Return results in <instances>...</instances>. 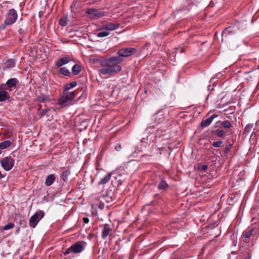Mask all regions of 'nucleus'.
<instances>
[{"instance_id":"nucleus-25","label":"nucleus","mask_w":259,"mask_h":259,"mask_svg":"<svg viewBox=\"0 0 259 259\" xmlns=\"http://www.w3.org/2000/svg\"><path fill=\"white\" fill-rule=\"evenodd\" d=\"M59 24L62 26H66L68 24V19L66 17H62L59 19Z\"/></svg>"},{"instance_id":"nucleus-2","label":"nucleus","mask_w":259,"mask_h":259,"mask_svg":"<svg viewBox=\"0 0 259 259\" xmlns=\"http://www.w3.org/2000/svg\"><path fill=\"white\" fill-rule=\"evenodd\" d=\"M17 17L18 15L15 9H11L9 10L6 15L4 23L1 25V27L4 29L7 26L12 25L16 21Z\"/></svg>"},{"instance_id":"nucleus-6","label":"nucleus","mask_w":259,"mask_h":259,"mask_svg":"<svg viewBox=\"0 0 259 259\" xmlns=\"http://www.w3.org/2000/svg\"><path fill=\"white\" fill-rule=\"evenodd\" d=\"M2 167L6 171L10 170L14 166L15 160L10 156L3 158L0 160Z\"/></svg>"},{"instance_id":"nucleus-3","label":"nucleus","mask_w":259,"mask_h":259,"mask_svg":"<svg viewBox=\"0 0 259 259\" xmlns=\"http://www.w3.org/2000/svg\"><path fill=\"white\" fill-rule=\"evenodd\" d=\"M75 97L74 92H65L59 99L58 104L62 107H66L71 104Z\"/></svg>"},{"instance_id":"nucleus-13","label":"nucleus","mask_w":259,"mask_h":259,"mask_svg":"<svg viewBox=\"0 0 259 259\" xmlns=\"http://www.w3.org/2000/svg\"><path fill=\"white\" fill-rule=\"evenodd\" d=\"M254 233H257V231L255 230V228H253L247 231L244 232L243 233V236L245 238V242H248L251 236H253Z\"/></svg>"},{"instance_id":"nucleus-15","label":"nucleus","mask_w":259,"mask_h":259,"mask_svg":"<svg viewBox=\"0 0 259 259\" xmlns=\"http://www.w3.org/2000/svg\"><path fill=\"white\" fill-rule=\"evenodd\" d=\"M70 61L69 58L68 57H64L58 60L55 63L57 67H60L62 66L67 64Z\"/></svg>"},{"instance_id":"nucleus-33","label":"nucleus","mask_w":259,"mask_h":259,"mask_svg":"<svg viewBox=\"0 0 259 259\" xmlns=\"http://www.w3.org/2000/svg\"><path fill=\"white\" fill-rule=\"evenodd\" d=\"M109 34V33L107 31H103L99 32L97 34V36L98 37H103L108 36Z\"/></svg>"},{"instance_id":"nucleus-8","label":"nucleus","mask_w":259,"mask_h":259,"mask_svg":"<svg viewBox=\"0 0 259 259\" xmlns=\"http://www.w3.org/2000/svg\"><path fill=\"white\" fill-rule=\"evenodd\" d=\"M86 13L94 19L100 18L105 15L104 12L95 9H89Z\"/></svg>"},{"instance_id":"nucleus-16","label":"nucleus","mask_w":259,"mask_h":259,"mask_svg":"<svg viewBox=\"0 0 259 259\" xmlns=\"http://www.w3.org/2000/svg\"><path fill=\"white\" fill-rule=\"evenodd\" d=\"M15 65L14 60L11 59L7 60L3 65L4 69H7L10 68L14 67Z\"/></svg>"},{"instance_id":"nucleus-22","label":"nucleus","mask_w":259,"mask_h":259,"mask_svg":"<svg viewBox=\"0 0 259 259\" xmlns=\"http://www.w3.org/2000/svg\"><path fill=\"white\" fill-rule=\"evenodd\" d=\"M11 142L10 141H5L3 142L0 143V150L5 149L10 146Z\"/></svg>"},{"instance_id":"nucleus-14","label":"nucleus","mask_w":259,"mask_h":259,"mask_svg":"<svg viewBox=\"0 0 259 259\" xmlns=\"http://www.w3.org/2000/svg\"><path fill=\"white\" fill-rule=\"evenodd\" d=\"M111 230L112 229L111 228L110 225L108 224L104 225L102 232V238L103 239H105L108 235H109Z\"/></svg>"},{"instance_id":"nucleus-34","label":"nucleus","mask_w":259,"mask_h":259,"mask_svg":"<svg viewBox=\"0 0 259 259\" xmlns=\"http://www.w3.org/2000/svg\"><path fill=\"white\" fill-rule=\"evenodd\" d=\"M252 225H255L259 222V215H256L255 217L253 218L251 220Z\"/></svg>"},{"instance_id":"nucleus-11","label":"nucleus","mask_w":259,"mask_h":259,"mask_svg":"<svg viewBox=\"0 0 259 259\" xmlns=\"http://www.w3.org/2000/svg\"><path fill=\"white\" fill-rule=\"evenodd\" d=\"M119 27V23H107L103 25L102 29L108 31H113L117 29Z\"/></svg>"},{"instance_id":"nucleus-35","label":"nucleus","mask_w":259,"mask_h":259,"mask_svg":"<svg viewBox=\"0 0 259 259\" xmlns=\"http://www.w3.org/2000/svg\"><path fill=\"white\" fill-rule=\"evenodd\" d=\"M222 143L223 142L222 141H218L213 142L212 145L214 147L218 148V147H220L221 146Z\"/></svg>"},{"instance_id":"nucleus-44","label":"nucleus","mask_w":259,"mask_h":259,"mask_svg":"<svg viewBox=\"0 0 259 259\" xmlns=\"http://www.w3.org/2000/svg\"><path fill=\"white\" fill-rule=\"evenodd\" d=\"M5 177V176L2 175L1 171H0V180L4 178Z\"/></svg>"},{"instance_id":"nucleus-38","label":"nucleus","mask_w":259,"mask_h":259,"mask_svg":"<svg viewBox=\"0 0 259 259\" xmlns=\"http://www.w3.org/2000/svg\"><path fill=\"white\" fill-rule=\"evenodd\" d=\"M39 114H40L41 116H43L47 113V111L46 110H40V109H39Z\"/></svg>"},{"instance_id":"nucleus-36","label":"nucleus","mask_w":259,"mask_h":259,"mask_svg":"<svg viewBox=\"0 0 259 259\" xmlns=\"http://www.w3.org/2000/svg\"><path fill=\"white\" fill-rule=\"evenodd\" d=\"M223 121H218L215 123V126L217 127H223Z\"/></svg>"},{"instance_id":"nucleus-12","label":"nucleus","mask_w":259,"mask_h":259,"mask_svg":"<svg viewBox=\"0 0 259 259\" xmlns=\"http://www.w3.org/2000/svg\"><path fill=\"white\" fill-rule=\"evenodd\" d=\"M218 116V115L217 114H213L209 118L206 119H203L201 122V126L203 127L209 126L213 121V119Z\"/></svg>"},{"instance_id":"nucleus-21","label":"nucleus","mask_w":259,"mask_h":259,"mask_svg":"<svg viewBox=\"0 0 259 259\" xmlns=\"http://www.w3.org/2000/svg\"><path fill=\"white\" fill-rule=\"evenodd\" d=\"M70 175V171L68 169L64 170L61 175V178L63 181L66 182L68 181V177Z\"/></svg>"},{"instance_id":"nucleus-28","label":"nucleus","mask_w":259,"mask_h":259,"mask_svg":"<svg viewBox=\"0 0 259 259\" xmlns=\"http://www.w3.org/2000/svg\"><path fill=\"white\" fill-rule=\"evenodd\" d=\"M14 227V224L12 223H9L2 228L1 230H8L12 229Z\"/></svg>"},{"instance_id":"nucleus-41","label":"nucleus","mask_w":259,"mask_h":259,"mask_svg":"<svg viewBox=\"0 0 259 259\" xmlns=\"http://www.w3.org/2000/svg\"><path fill=\"white\" fill-rule=\"evenodd\" d=\"M83 220V222L85 224L88 223L89 222V220L88 218H84Z\"/></svg>"},{"instance_id":"nucleus-17","label":"nucleus","mask_w":259,"mask_h":259,"mask_svg":"<svg viewBox=\"0 0 259 259\" xmlns=\"http://www.w3.org/2000/svg\"><path fill=\"white\" fill-rule=\"evenodd\" d=\"M56 179L55 175L51 174L49 175L46 178L45 181V184L47 186H50L54 182Z\"/></svg>"},{"instance_id":"nucleus-45","label":"nucleus","mask_w":259,"mask_h":259,"mask_svg":"<svg viewBox=\"0 0 259 259\" xmlns=\"http://www.w3.org/2000/svg\"><path fill=\"white\" fill-rule=\"evenodd\" d=\"M250 258H251L250 254H248L247 257H245L243 259H250Z\"/></svg>"},{"instance_id":"nucleus-37","label":"nucleus","mask_w":259,"mask_h":259,"mask_svg":"<svg viewBox=\"0 0 259 259\" xmlns=\"http://www.w3.org/2000/svg\"><path fill=\"white\" fill-rule=\"evenodd\" d=\"M121 145L119 143H117L116 144L115 146V149L117 151H119L121 150Z\"/></svg>"},{"instance_id":"nucleus-40","label":"nucleus","mask_w":259,"mask_h":259,"mask_svg":"<svg viewBox=\"0 0 259 259\" xmlns=\"http://www.w3.org/2000/svg\"><path fill=\"white\" fill-rule=\"evenodd\" d=\"M19 33L20 34H23L25 33V31L22 28H20L19 30Z\"/></svg>"},{"instance_id":"nucleus-26","label":"nucleus","mask_w":259,"mask_h":259,"mask_svg":"<svg viewBox=\"0 0 259 259\" xmlns=\"http://www.w3.org/2000/svg\"><path fill=\"white\" fill-rule=\"evenodd\" d=\"M48 99V97L45 95L41 94L37 96V100L39 102H44Z\"/></svg>"},{"instance_id":"nucleus-20","label":"nucleus","mask_w":259,"mask_h":259,"mask_svg":"<svg viewBox=\"0 0 259 259\" xmlns=\"http://www.w3.org/2000/svg\"><path fill=\"white\" fill-rule=\"evenodd\" d=\"M81 71V66L78 64H75L72 68V73L73 75H77Z\"/></svg>"},{"instance_id":"nucleus-42","label":"nucleus","mask_w":259,"mask_h":259,"mask_svg":"<svg viewBox=\"0 0 259 259\" xmlns=\"http://www.w3.org/2000/svg\"><path fill=\"white\" fill-rule=\"evenodd\" d=\"M202 169L203 170H205L207 168V165H203L202 166Z\"/></svg>"},{"instance_id":"nucleus-19","label":"nucleus","mask_w":259,"mask_h":259,"mask_svg":"<svg viewBox=\"0 0 259 259\" xmlns=\"http://www.w3.org/2000/svg\"><path fill=\"white\" fill-rule=\"evenodd\" d=\"M168 187L169 186L167 182L164 180H162L159 183L158 186V189L160 190L165 191Z\"/></svg>"},{"instance_id":"nucleus-4","label":"nucleus","mask_w":259,"mask_h":259,"mask_svg":"<svg viewBox=\"0 0 259 259\" xmlns=\"http://www.w3.org/2000/svg\"><path fill=\"white\" fill-rule=\"evenodd\" d=\"M87 243L84 241H78L75 242L70 247L67 248L65 252L64 255H67L70 253H78L82 252L85 248Z\"/></svg>"},{"instance_id":"nucleus-39","label":"nucleus","mask_w":259,"mask_h":259,"mask_svg":"<svg viewBox=\"0 0 259 259\" xmlns=\"http://www.w3.org/2000/svg\"><path fill=\"white\" fill-rule=\"evenodd\" d=\"M104 203L102 202H100L99 204V205H98V207L99 208H100L101 209H103L104 208Z\"/></svg>"},{"instance_id":"nucleus-32","label":"nucleus","mask_w":259,"mask_h":259,"mask_svg":"<svg viewBox=\"0 0 259 259\" xmlns=\"http://www.w3.org/2000/svg\"><path fill=\"white\" fill-rule=\"evenodd\" d=\"M252 127H253V124H247L245 127L244 132L246 134L249 133L250 132L251 130L252 129Z\"/></svg>"},{"instance_id":"nucleus-23","label":"nucleus","mask_w":259,"mask_h":259,"mask_svg":"<svg viewBox=\"0 0 259 259\" xmlns=\"http://www.w3.org/2000/svg\"><path fill=\"white\" fill-rule=\"evenodd\" d=\"M59 73L65 76H70L71 72L66 67H61L59 69Z\"/></svg>"},{"instance_id":"nucleus-29","label":"nucleus","mask_w":259,"mask_h":259,"mask_svg":"<svg viewBox=\"0 0 259 259\" xmlns=\"http://www.w3.org/2000/svg\"><path fill=\"white\" fill-rule=\"evenodd\" d=\"M223 127L225 129H229L232 127V123L229 120L223 121Z\"/></svg>"},{"instance_id":"nucleus-18","label":"nucleus","mask_w":259,"mask_h":259,"mask_svg":"<svg viewBox=\"0 0 259 259\" xmlns=\"http://www.w3.org/2000/svg\"><path fill=\"white\" fill-rule=\"evenodd\" d=\"M112 174V172H110L107 174L104 178L101 179L99 182V184L103 185L108 182L111 179Z\"/></svg>"},{"instance_id":"nucleus-9","label":"nucleus","mask_w":259,"mask_h":259,"mask_svg":"<svg viewBox=\"0 0 259 259\" xmlns=\"http://www.w3.org/2000/svg\"><path fill=\"white\" fill-rule=\"evenodd\" d=\"M10 98V95L6 91V85L1 84L0 85V102L5 101Z\"/></svg>"},{"instance_id":"nucleus-30","label":"nucleus","mask_w":259,"mask_h":259,"mask_svg":"<svg viewBox=\"0 0 259 259\" xmlns=\"http://www.w3.org/2000/svg\"><path fill=\"white\" fill-rule=\"evenodd\" d=\"M215 134L218 137L222 138L225 135V132L223 130H217L215 131Z\"/></svg>"},{"instance_id":"nucleus-46","label":"nucleus","mask_w":259,"mask_h":259,"mask_svg":"<svg viewBox=\"0 0 259 259\" xmlns=\"http://www.w3.org/2000/svg\"><path fill=\"white\" fill-rule=\"evenodd\" d=\"M184 51V49L181 50V53H183Z\"/></svg>"},{"instance_id":"nucleus-27","label":"nucleus","mask_w":259,"mask_h":259,"mask_svg":"<svg viewBox=\"0 0 259 259\" xmlns=\"http://www.w3.org/2000/svg\"><path fill=\"white\" fill-rule=\"evenodd\" d=\"M233 33V31L230 30V28L225 29L222 34L223 37H227Z\"/></svg>"},{"instance_id":"nucleus-7","label":"nucleus","mask_w":259,"mask_h":259,"mask_svg":"<svg viewBox=\"0 0 259 259\" xmlns=\"http://www.w3.org/2000/svg\"><path fill=\"white\" fill-rule=\"evenodd\" d=\"M137 49L134 48H123L118 51V57H128L131 56L137 53Z\"/></svg>"},{"instance_id":"nucleus-10","label":"nucleus","mask_w":259,"mask_h":259,"mask_svg":"<svg viewBox=\"0 0 259 259\" xmlns=\"http://www.w3.org/2000/svg\"><path fill=\"white\" fill-rule=\"evenodd\" d=\"M18 82V80L16 78L8 79L6 84H5L6 85V90L7 89L10 91H12V89H16Z\"/></svg>"},{"instance_id":"nucleus-43","label":"nucleus","mask_w":259,"mask_h":259,"mask_svg":"<svg viewBox=\"0 0 259 259\" xmlns=\"http://www.w3.org/2000/svg\"><path fill=\"white\" fill-rule=\"evenodd\" d=\"M89 1L91 3H95L97 2H99L100 0H89Z\"/></svg>"},{"instance_id":"nucleus-5","label":"nucleus","mask_w":259,"mask_h":259,"mask_svg":"<svg viewBox=\"0 0 259 259\" xmlns=\"http://www.w3.org/2000/svg\"><path fill=\"white\" fill-rule=\"evenodd\" d=\"M44 211L39 210L37 211L29 220V225L31 228H34L39 221L44 217Z\"/></svg>"},{"instance_id":"nucleus-24","label":"nucleus","mask_w":259,"mask_h":259,"mask_svg":"<svg viewBox=\"0 0 259 259\" xmlns=\"http://www.w3.org/2000/svg\"><path fill=\"white\" fill-rule=\"evenodd\" d=\"M77 82L76 81H72L69 83H68L66 85L65 90V92H67L68 90L74 88L76 86Z\"/></svg>"},{"instance_id":"nucleus-1","label":"nucleus","mask_w":259,"mask_h":259,"mask_svg":"<svg viewBox=\"0 0 259 259\" xmlns=\"http://www.w3.org/2000/svg\"><path fill=\"white\" fill-rule=\"evenodd\" d=\"M123 61L119 57L113 56L102 61L103 67L99 70L100 73L108 77L121 71L122 67L119 64Z\"/></svg>"},{"instance_id":"nucleus-31","label":"nucleus","mask_w":259,"mask_h":259,"mask_svg":"<svg viewBox=\"0 0 259 259\" xmlns=\"http://www.w3.org/2000/svg\"><path fill=\"white\" fill-rule=\"evenodd\" d=\"M232 146V144H229V145L226 146V147L223 150L225 155H227V154L229 153L230 149L231 148Z\"/></svg>"}]
</instances>
